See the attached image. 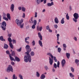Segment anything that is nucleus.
I'll use <instances>...</instances> for the list:
<instances>
[{
    "mask_svg": "<svg viewBox=\"0 0 79 79\" xmlns=\"http://www.w3.org/2000/svg\"><path fill=\"white\" fill-rule=\"evenodd\" d=\"M25 48L27 49V52H25V55H27V56H25L24 57V61L26 63L28 62L29 61V63L31 62V56L29 54V53L31 52V49L30 48V46L29 45H27Z\"/></svg>",
    "mask_w": 79,
    "mask_h": 79,
    "instance_id": "1",
    "label": "nucleus"
},
{
    "mask_svg": "<svg viewBox=\"0 0 79 79\" xmlns=\"http://www.w3.org/2000/svg\"><path fill=\"white\" fill-rule=\"evenodd\" d=\"M38 37L40 38V40L39 41V44L40 46L41 47H43V45H42V42L41 41L43 40L42 36L41 35V33L40 32L38 33Z\"/></svg>",
    "mask_w": 79,
    "mask_h": 79,
    "instance_id": "2",
    "label": "nucleus"
},
{
    "mask_svg": "<svg viewBox=\"0 0 79 79\" xmlns=\"http://www.w3.org/2000/svg\"><path fill=\"white\" fill-rule=\"evenodd\" d=\"M6 71V72L7 73H10V71L13 73V69L12 66L10 65H9Z\"/></svg>",
    "mask_w": 79,
    "mask_h": 79,
    "instance_id": "3",
    "label": "nucleus"
},
{
    "mask_svg": "<svg viewBox=\"0 0 79 79\" xmlns=\"http://www.w3.org/2000/svg\"><path fill=\"white\" fill-rule=\"evenodd\" d=\"M6 23L4 21H3L2 23L1 27L3 31L6 30Z\"/></svg>",
    "mask_w": 79,
    "mask_h": 79,
    "instance_id": "4",
    "label": "nucleus"
},
{
    "mask_svg": "<svg viewBox=\"0 0 79 79\" xmlns=\"http://www.w3.org/2000/svg\"><path fill=\"white\" fill-rule=\"evenodd\" d=\"M73 16L75 19H78V18H79V14L76 13H75L73 14Z\"/></svg>",
    "mask_w": 79,
    "mask_h": 79,
    "instance_id": "5",
    "label": "nucleus"
},
{
    "mask_svg": "<svg viewBox=\"0 0 79 79\" xmlns=\"http://www.w3.org/2000/svg\"><path fill=\"white\" fill-rule=\"evenodd\" d=\"M49 62L51 65H52L53 63V58H51L50 57H49Z\"/></svg>",
    "mask_w": 79,
    "mask_h": 79,
    "instance_id": "6",
    "label": "nucleus"
},
{
    "mask_svg": "<svg viewBox=\"0 0 79 79\" xmlns=\"http://www.w3.org/2000/svg\"><path fill=\"white\" fill-rule=\"evenodd\" d=\"M15 23H16L17 26H21V23H20V21L18 20V19H17L15 20Z\"/></svg>",
    "mask_w": 79,
    "mask_h": 79,
    "instance_id": "7",
    "label": "nucleus"
},
{
    "mask_svg": "<svg viewBox=\"0 0 79 79\" xmlns=\"http://www.w3.org/2000/svg\"><path fill=\"white\" fill-rule=\"evenodd\" d=\"M15 8V6H14V4H12L11 5L10 7V9L11 11H14V8Z\"/></svg>",
    "mask_w": 79,
    "mask_h": 79,
    "instance_id": "8",
    "label": "nucleus"
},
{
    "mask_svg": "<svg viewBox=\"0 0 79 79\" xmlns=\"http://www.w3.org/2000/svg\"><path fill=\"white\" fill-rule=\"evenodd\" d=\"M66 61L65 60L63 59L61 61V64L62 66V67L64 66V65Z\"/></svg>",
    "mask_w": 79,
    "mask_h": 79,
    "instance_id": "9",
    "label": "nucleus"
},
{
    "mask_svg": "<svg viewBox=\"0 0 79 79\" xmlns=\"http://www.w3.org/2000/svg\"><path fill=\"white\" fill-rule=\"evenodd\" d=\"M9 56L11 61H15V59L13 58V57L11 56V55H9Z\"/></svg>",
    "mask_w": 79,
    "mask_h": 79,
    "instance_id": "10",
    "label": "nucleus"
},
{
    "mask_svg": "<svg viewBox=\"0 0 79 79\" xmlns=\"http://www.w3.org/2000/svg\"><path fill=\"white\" fill-rule=\"evenodd\" d=\"M54 5V3H53V2H52L51 3H48V4H47V5L48 6H52Z\"/></svg>",
    "mask_w": 79,
    "mask_h": 79,
    "instance_id": "11",
    "label": "nucleus"
},
{
    "mask_svg": "<svg viewBox=\"0 0 79 79\" xmlns=\"http://www.w3.org/2000/svg\"><path fill=\"white\" fill-rule=\"evenodd\" d=\"M15 60L17 62H19L20 61V59L17 56H15Z\"/></svg>",
    "mask_w": 79,
    "mask_h": 79,
    "instance_id": "12",
    "label": "nucleus"
},
{
    "mask_svg": "<svg viewBox=\"0 0 79 79\" xmlns=\"http://www.w3.org/2000/svg\"><path fill=\"white\" fill-rule=\"evenodd\" d=\"M54 21L56 23L58 24L59 23V21H58V19L57 17L55 18L54 19Z\"/></svg>",
    "mask_w": 79,
    "mask_h": 79,
    "instance_id": "13",
    "label": "nucleus"
},
{
    "mask_svg": "<svg viewBox=\"0 0 79 79\" xmlns=\"http://www.w3.org/2000/svg\"><path fill=\"white\" fill-rule=\"evenodd\" d=\"M45 77V76L44 74H42L41 75L40 77V79H44Z\"/></svg>",
    "mask_w": 79,
    "mask_h": 79,
    "instance_id": "14",
    "label": "nucleus"
},
{
    "mask_svg": "<svg viewBox=\"0 0 79 79\" xmlns=\"http://www.w3.org/2000/svg\"><path fill=\"white\" fill-rule=\"evenodd\" d=\"M47 55H48L49 56H51V57L52 58H53V56L50 53V52H48L47 53Z\"/></svg>",
    "mask_w": 79,
    "mask_h": 79,
    "instance_id": "15",
    "label": "nucleus"
},
{
    "mask_svg": "<svg viewBox=\"0 0 79 79\" xmlns=\"http://www.w3.org/2000/svg\"><path fill=\"white\" fill-rule=\"evenodd\" d=\"M4 48L5 49H7L8 48V46L6 44H4Z\"/></svg>",
    "mask_w": 79,
    "mask_h": 79,
    "instance_id": "16",
    "label": "nucleus"
},
{
    "mask_svg": "<svg viewBox=\"0 0 79 79\" xmlns=\"http://www.w3.org/2000/svg\"><path fill=\"white\" fill-rule=\"evenodd\" d=\"M66 56L68 58V59H69V57H70V54L69 53H66Z\"/></svg>",
    "mask_w": 79,
    "mask_h": 79,
    "instance_id": "17",
    "label": "nucleus"
},
{
    "mask_svg": "<svg viewBox=\"0 0 79 79\" xmlns=\"http://www.w3.org/2000/svg\"><path fill=\"white\" fill-rule=\"evenodd\" d=\"M6 16L7 17V18L9 19V20H10L11 19L10 18V14L9 13H7L6 15Z\"/></svg>",
    "mask_w": 79,
    "mask_h": 79,
    "instance_id": "18",
    "label": "nucleus"
},
{
    "mask_svg": "<svg viewBox=\"0 0 79 79\" xmlns=\"http://www.w3.org/2000/svg\"><path fill=\"white\" fill-rule=\"evenodd\" d=\"M9 45L10 48H11L12 49H13V45L11 43H9Z\"/></svg>",
    "mask_w": 79,
    "mask_h": 79,
    "instance_id": "19",
    "label": "nucleus"
},
{
    "mask_svg": "<svg viewBox=\"0 0 79 79\" xmlns=\"http://www.w3.org/2000/svg\"><path fill=\"white\" fill-rule=\"evenodd\" d=\"M64 18H63L61 20V24H64Z\"/></svg>",
    "mask_w": 79,
    "mask_h": 79,
    "instance_id": "20",
    "label": "nucleus"
},
{
    "mask_svg": "<svg viewBox=\"0 0 79 79\" xmlns=\"http://www.w3.org/2000/svg\"><path fill=\"white\" fill-rule=\"evenodd\" d=\"M30 55L31 56H34V55H35V53H34V52L33 51H32L30 53Z\"/></svg>",
    "mask_w": 79,
    "mask_h": 79,
    "instance_id": "21",
    "label": "nucleus"
},
{
    "mask_svg": "<svg viewBox=\"0 0 79 79\" xmlns=\"http://www.w3.org/2000/svg\"><path fill=\"white\" fill-rule=\"evenodd\" d=\"M66 19L67 20H69V16L68 15V13H67L66 15Z\"/></svg>",
    "mask_w": 79,
    "mask_h": 79,
    "instance_id": "22",
    "label": "nucleus"
},
{
    "mask_svg": "<svg viewBox=\"0 0 79 79\" xmlns=\"http://www.w3.org/2000/svg\"><path fill=\"white\" fill-rule=\"evenodd\" d=\"M44 68L46 71H47V70H48V69H49L48 67V66L47 65H45L44 66Z\"/></svg>",
    "mask_w": 79,
    "mask_h": 79,
    "instance_id": "23",
    "label": "nucleus"
},
{
    "mask_svg": "<svg viewBox=\"0 0 79 79\" xmlns=\"http://www.w3.org/2000/svg\"><path fill=\"white\" fill-rule=\"evenodd\" d=\"M8 41L9 42V43L12 42V40H11V38L10 37H9L8 39Z\"/></svg>",
    "mask_w": 79,
    "mask_h": 79,
    "instance_id": "24",
    "label": "nucleus"
},
{
    "mask_svg": "<svg viewBox=\"0 0 79 79\" xmlns=\"http://www.w3.org/2000/svg\"><path fill=\"white\" fill-rule=\"evenodd\" d=\"M69 75L70 77H74V75H73V73H69Z\"/></svg>",
    "mask_w": 79,
    "mask_h": 79,
    "instance_id": "25",
    "label": "nucleus"
},
{
    "mask_svg": "<svg viewBox=\"0 0 79 79\" xmlns=\"http://www.w3.org/2000/svg\"><path fill=\"white\" fill-rule=\"evenodd\" d=\"M36 77H40V74H39V73L38 72H36Z\"/></svg>",
    "mask_w": 79,
    "mask_h": 79,
    "instance_id": "26",
    "label": "nucleus"
},
{
    "mask_svg": "<svg viewBox=\"0 0 79 79\" xmlns=\"http://www.w3.org/2000/svg\"><path fill=\"white\" fill-rule=\"evenodd\" d=\"M36 3H37V5H39V4H40V0H35Z\"/></svg>",
    "mask_w": 79,
    "mask_h": 79,
    "instance_id": "27",
    "label": "nucleus"
},
{
    "mask_svg": "<svg viewBox=\"0 0 79 79\" xmlns=\"http://www.w3.org/2000/svg\"><path fill=\"white\" fill-rule=\"evenodd\" d=\"M31 44H32V45H33V46H34L35 44V41L34 40H33L31 43Z\"/></svg>",
    "mask_w": 79,
    "mask_h": 79,
    "instance_id": "28",
    "label": "nucleus"
},
{
    "mask_svg": "<svg viewBox=\"0 0 79 79\" xmlns=\"http://www.w3.org/2000/svg\"><path fill=\"white\" fill-rule=\"evenodd\" d=\"M11 55L12 56H15V51H13L11 52Z\"/></svg>",
    "mask_w": 79,
    "mask_h": 79,
    "instance_id": "29",
    "label": "nucleus"
},
{
    "mask_svg": "<svg viewBox=\"0 0 79 79\" xmlns=\"http://www.w3.org/2000/svg\"><path fill=\"white\" fill-rule=\"evenodd\" d=\"M22 10L23 11H26V8L24 7H23L22 8Z\"/></svg>",
    "mask_w": 79,
    "mask_h": 79,
    "instance_id": "30",
    "label": "nucleus"
},
{
    "mask_svg": "<svg viewBox=\"0 0 79 79\" xmlns=\"http://www.w3.org/2000/svg\"><path fill=\"white\" fill-rule=\"evenodd\" d=\"M58 52L60 53L61 52V49L60 48H58L57 49Z\"/></svg>",
    "mask_w": 79,
    "mask_h": 79,
    "instance_id": "31",
    "label": "nucleus"
},
{
    "mask_svg": "<svg viewBox=\"0 0 79 79\" xmlns=\"http://www.w3.org/2000/svg\"><path fill=\"white\" fill-rule=\"evenodd\" d=\"M70 69H71V71H72V73H74V69L73 68V67H71L70 68Z\"/></svg>",
    "mask_w": 79,
    "mask_h": 79,
    "instance_id": "32",
    "label": "nucleus"
},
{
    "mask_svg": "<svg viewBox=\"0 0 79 79\" xmlns=\"http://www.w3.org/2000/svg\"><path fill=\"white\" fill-rule=\"evenodd\" d=\"M75 63L76 64H77V63H79V60H77V59H75Z\"/></svg>",
    "mask_w": 79,
    "mask_h": 79,
    "instance_id": "33",
    "label": "nucleus"
},
{
    "mask_svg": "<svg viewBox=\"0 0 79 79\" xmlns=\"http://www.w3.org/2000/svg\"><path fill=\"white\" fill-rule=\"evenodd\" d=\"M19 76L20 77V79H23V76H22L21 74H19Z\"/></svg>",
    "mask_w": 79,
    "mask_h": 79,
    "instance_id": "34",
    "label": "nucleus"
},
{
    "mask_svg": "<svg viewBox=\"0 0 79 79\" xmlns=\"http://www.w3.org/2000/svg\"><path fill=\"white\" fill-rule=\"evenodd\" d=\"M6 53L7 55H11V54L10 53V51H9L7 50L6 51Z\"/></svg>",
    "mask_w": 79,
    "mask_h": 79,
    "instance_id": "35",
    "label": "nucleus"
},
{
    "mask_svg": "<svg viewBox=\"0 0 79 79\" xmlns=\"http://www.w3.org/2000/svg\"><path fill=\"white\" fill-rule=\"evenodd\" d=\"M22 49V48L20 47L19 49H17V52H20L21 51Z\"/></svg>",
    "mask_w": 79,
    "mask_h": 79,
    "instance_id": "36",
    "label": "nucleus"
},
{
    "mask_svg": "<svg viewBox=\"0 0 79 79\" xmlns=\"http://www.w3.org/2000/svg\"><path fill=\"white\" fill-rule=\"evenodd\" d=\"M57 40L58 41L59 40V37H60V35L59 34H57Z\"/></svg>",
    "mask_w": 79,
    "mask_h": 79,
    "instance_id": "37",
    "label": "nucleus"
},
{
    "mask_svg": "<svg viewBox=\"0 0 79 79\" xmlns=\"http://www.w3.org/2000/svg\"><path fill=\"white\" fill-rule=\"evenodd\" d=\"M33 23H34V25H36L37 24V21L36 20H34Z\"/></svg>",
    "mask_w": 79,
    "mask_h": 79,
    "instance_id": "38",
    "label": "nucleus"
},
{
    "mask_svg": "<svg viewBox=\"0 0 79 79\" xmlns=\"http://www.w3.org/2000/svg\"><path fill=\"white\" fill-rule=\"evenodd\" d=\"M25 17H26V15L25 14V13H23L22 15V18H25Z\"/></svg>",
    "mask_w": 79,
    "mask_h": 79,
    "instance_id": "39",
    "label": "nucleus"
},
{
    "mask_svg": "<svg viewBox=\"0 0 79 79\" xmlns=\"http://www.w3.org/2000/svg\"><path fill=\"white\" fill-rule=\"evenodd\" d=\"M63 46L64 48H65L67 47V46H66V44H63Z\"/></svg>",
    "mask_w": 79,
    "mask_h": 79,
    "instance_id": "40",
    "label": "nucleus"
},
{
    "mask_svg": "<svg viewBox=\"0 0 79 79\" xmlns=\"http://www.w3.org/2000/svg\"><path fill=\"white\" fill-rule=\"evenodd\" d=\"M0 40L2 41H3V36L0 37Z\"/></svg>",
    "mask_w": 79,
    "mask_h": 79,
    "instance_id": "41",
    "label": "nucleus"
},
{
    "mask_svg": "<svg viewBox=\"0 0 79 79\" xmlns=\"http://www.w3.org/2000/svg\"><path fill=\"white\" fill-rule=\"evenodd\" d=\"M46 29L47 30H48L49 29H50V27H49V25H48L46 27Z\"/></svg>",
    "mask_w": 79,
    "mask_h": 79,
    "instance_id": "42",
    "label": "nucleus"
},
{
    "mask_svg": "<svg viewBox=\"0 0 79 79\" xmlns=\"http://www.w3.org/2000/svg\"><path fill=\"white\" fill-rule=\"evenodd\" d=\"M2 16L3 18H4V17H6V13H5V12H3L2 15Z\"/></svg>",
    "mask_w": 79,
    "mask_h": 79,
    "instance_id": "43",
    "label": "nucleus"
},
{
    "mask_svg": "<svg viewBox=\"0 0 79 79\" xmlns=\"http://www.w3.org/2000/svg\"><path fill=\"white\" fill-rule=\"evenodd\" d=\"M12 42L13 44H16V40H12Z\"/></svg>",
    "mask_w": 79,
    "mask_h": 79,
    "instance_id": "44",
    "label": "nucleus"
},
{
    "mask_svg": "<svg viewBox=\"0 0 79 79\" xmlns=\"http://www.w3.org/2000/svg\"><path fill=\"white\" fill-rule=\"evenodd\" d=\"M3 19H5L6 21H8V19L7 18H6V17H3Z\"/></svg>",
    "mask_w": 79,
    "mask_h": 79,
    "instance_id": "45",
    "label": "nucleus"
},
{
    "mask_svg": "<svg viewBox=\"0 0 79 79\" xmlns=\"http://www.w3.org/2000/svg\"><path fill=\"white\" fill-rule=\"evenodd\" d=\"M12 79H16V76L15 74H13V76Z\"/></svg>",
    "mask_w": 79,
    "mask_h": 79,
    "instance_id": "46",
    "label": "nucleus"
},
{
    "mask_svg": "<svg viewBox=\"0 0 79 79\" xmlns=\"http://www.w3.org/2000/svg\"><path fill=\"white\" fill-rule=\"evenodd\" d=\"M35 25H33L31 27L32 29H35Z\"/></svg>",
    "mask_w": 79,
    "mask_h": 79,
    "instance_id": "47",
    "label": "nucleus"
},
{
    "mask_svg": "<svg viewBox=\"0 0 79 79\" xmlns=\"http://www.w3.org/2000/svg\"><path fill=\"white\" fill-rule=\"evenodd\" d=\"M29 37H27L25 39V41H27V40H29Z\"/></svg>",
    "mask_w": 79,
    "mask_h": 79,
    "instance_id": "48",
    "label": "nucleus"
},
{
    "mask_svg": "<svg viewBox=\"0 0 79 79\" xmlns=\"http://www.w3.org/2000/svg\"><path fill=\"white\" fill-rule=\"evenodd\" d=\"M54 67L56 69V68H57V65H56V63H54Z\"/></svg>",
    "mask_w": 79,
    "mask_h": 79,
    "instance_id": "49",
    "label": "nucleus"
},
{
    "mask_svg": "<svg viewBox=\"0 0 79 79\" xmlns=\"http://www.w3.org/2000/svg\"><path fill=\"white\" fill-rule=\"evenodd\" d=\"M23 19H21L20 21V24H21V23H23Z\"/></svg>",
    "mask_w": 79,
    "mask_h": 79,
    "instance_id": "50",
    "label": "nucleus"
},
{
    "mask_svg": "<svg viewBox=\"0 0 79 79\" xmlns=\"http://www.w3.org/2000/svg\"><path fill=\"white\" fill-rule=\"evenodd\" d=\"M73 21L75 22V23H77V19H76L74 18H73Z\"/></svg>",
    "mask_w": 79,
    "mask_h": 79,
    "instance_id": "51",
    "label": "nucleus"
},
{
    "mask_svg": "<svg viewBox=\"0 0 79 79\" xmlns=\"http://www.w3.org/2000/svg\"><path fill=\"white\" fill-rule=\"evenodd\" d=\"M54 60L55 62H57V59H56V57H54Z\"/></svg>",
    "mask_w": 79,
    "mask_h": 79,
    "instance_id": "52",
    "label": "nucleus"
},
{
    "mask_svg": "<svg viewBox=\"0 0 79 79\" xmlns=\"http://www.w3.org/2000/svg\"><path fill=\"white\" fill-rule=\"evenodd\" d=\"M54 26L55 28L56 29H57V28H58V26L56 24L54 25Z\"/></svg>",
    "mask_w": 79,
    "mask_h": 79,
    "instance_id": "53",
    "label": "nucleus"
},
{
    "mask_svg": "<svg viewBox=\"0 0 79 79\" xmlns=\"http://www.w3.org/2000/svg\"><path fill=\"white\" fill-rule=\"evenodd\" d=\"M37 13L35 12V18H37Z\"/></svg>",
    "mask_w": 79,
    "mask_h": 79,
    "instance_id": "54",
    "label": "nucleus"
},
{
    "mask_svg": "<svg viewBox=\"0 0 79 79\" xmlns=\"http://www.w3.org/2000/svg\"><path fill=\"white\" fill-rule=\"evenodd\" d=\"M23 24H20V25L19 26L20 27V28H23Z\"/></svg>",
    "mask_w": 79,
    "mask_h": 79,
    "instance_id": "55",
    "label": "nucleus"
},
{
    "mask_svg": "<svg viewBox=\"0 0 79 79\" xmlns=\"http://www.w3.org/2000/svg\"><path fill=\"white\" fill-rule=\"evenodd\" d=\"M42 27H40L39 29L40 31H42Z\"/></svg>",
    "mask_w": 79,
    "mask_h": 79,
    "instance_id": "56",
    "label": "nucleus"
},
{
    "mask_svg": "<svg viewBox=\"0 0 79 79\" xmlns=\"http://www.w3.org/2000/svg\"><path fill=\"white\" fill-rule=\"evenodd\" d=\"M30 22L31 24H32L33 23V21H32V20L30 19Z\"/></svg>",
    "mask_w": 79,
    "mask_h": 79,
    "instance_id": "57",
    "label": "nucleus"
},
{
    "mask_svg": "<svg viewBox=\"0 0 79 79\" xmlns=\"http://www.w3.org/2000/svg\"><path fill=\"white\" fill-rule=\"evenodd\" d=\"M69 9L70 11H71V10H72V7H71V6H69Z\"/></svg>",
    "mask_w": 79,
    "mask_h": 79,
    "instance_id": "58",
    "label": "nucleus"
},
{
    "mask_svg": "<svg viewBox=\"0 0 79 79\" xmlns=\"http://www.w3.org/2000/svg\"><path fill=\"white\" fill-rule=\"evenodd\" d=\"M47 3V0H44V4H45Z\"/></svg>",
    "mask_w": 79,
    "mask_h": 79,
    "instance_id": "59",
    "label": "nucleus"
},
{
    "mask_svg": "<svg viewBox=\"0 0 79 79\" xmlns=\"http://www.w3.org/2000/svg\"><path fill=\"white\" fill-rule=\"evenodd\" d=\"M11 64L12 65H14V64H15V63L13 61H12L11 62Z\"/></svg>",
    "mask_w": 79,
    "mask_h": 79,
    "instance_id": "60",
    "label": "nucleus"
},
{
    "mask_svg": "<svg viewBox=\"0 0 79 79\" xmlns=\"http://www.w3.org/2000/svg\"><path fill=\"white\" fill-rule=\"evenodd\" d=\"M48 30L49 32H52V30H51L50 29H49Z\"/></svg>",
    "mask_w": 79,
    "mask_h": 79,
    "instance_id": "61",
    "label": "nucleus"
},
{
    "mask_svg": "<svg viewBox=\"0 0 79 79\" xmlns=\"http://www.w3.org/2000/svg\"><path fill=\"white\" fill-rule=\"evenodd\" d=\"M25 42L26 43H27V44H29V41H25Z\"/></svg>",
    "mask_w": 79,
    "mask_h": 79,
    "instance_id": "62",
    "label": "nucleus"
},
{
    "mask_svg": "<svg viewBox=\"0 0 79 79\" xmlns=\"http://www.w3.org/2000/svg\"><path fill=\"white\" fill-rule=\"evenodd\" d=\"M37 31H39V26H38L37 27Z\"/></svg>",
    "mask_w": 79,
    "mask_h": 79,
    "instance_id": "63",
    "label": "nucleus"
},
{
    "mask_svg": "<svg viewBox=\"0 0 79 79\" xmlns=\"http://www.w3.org/2000/svg\"><path fill=\"white\" fill-rule=\"evenodd\" d=\"M18 9L19 10H21V7H19Z\"/></svg>",
    "mask_w": 79,
    "mask_h": 79,
    "instance_id": "64",
    "label": "nucleus"
}]
</instances>
